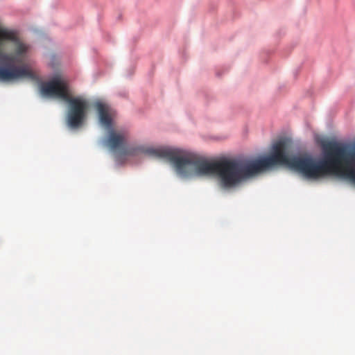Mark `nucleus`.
<instances>
[{
	"instance_id": "nucleus-3",
	"label": "nucleus",
	"mask_w": 355,
	"mask_h": 355,
	"mask_svg": "<svg viewBox=\"0 0 355 355\" xmlns=\"http://www.w3.org/2000/svg\"><path fill=\"white\" fill-rule=\"evenodd\" d=\"M40 92L43 96L56 97L68 103L67 122L73 129L78 128L84 123L87 114L88 101L81 97H73L67 80L60 76L43 83L40 86Z\"/></svg>"
},
{
	"instance_id": "nucleus-5",
	"label": "nucleus",
	"mask_w": 355,
	"mask_h": 355,
	"mask_svg": "<svg viewBox=\"0 0 355 355\" xmlns=\"http://www.w3.org/2000/svg\"><path fill=\"white\" fill-rule=\"evenodd\" d=\"M21 78L34 80L36 76L31 69L24 66L0 67V80L7 82Z\"/></svg>"
},
{
	"instance_id": "nucleus-2",
	"label": "nucleus",
	"mask_w": 355,
	"mask_h": 355,
	"mask_svg": "<svg viewBox=\"0 0 355 355\" xmlns=\"http://www.w3.org/2000/svg\"><path fill=\"white\" fill-rule=\"evenodd\" d=\"M159 158L168 160L177 173L182 177L216 175L220 186L224 189L236 187L244 181L241 159H223L214 162H208L191 154H184L181 150L162 148Z\"/></svg>"
},
{
	"instance_id": "nucleus-4",
	"label": "nucleus",
	"mask_w": 355,
	"mask_h": 355,
	"mask_svg": "<svg viewBox=\"0 0 355 355\" xmlns=\"http://www.w3.org/2000/svg\"><path fill=\"white\" fill-rule=\"evenodd\" d=\"M94 107L98 112L101 124L109 131L105 144L111 150L120 151L122 155L134 156L145 154L159 158V153L153 151L161 150L162 148H152L144 146H127V132L125 131H115L112 129V111L108 104L101 101H96L94 103Z\"/></svg>"
},
{
	"instance_id": "nucleus-1",
	"label": "nucleus",
	"mask_w": 355,
	"mask_h": 355,
	"mask_svg": "<svg viewBox=\"0 0 355 355\" xmlns=\"http://www.w3.org/2000/svg\"><path fill=\"white\" fill-rule=\"evenodd\" d=\"M324 157L318 161L311 156L288 155L287 144H273L269 156L250 161L241 159L244 180L277 165H287L307 179L318 180L329 175L349 179L355 184V146L348 149L334 141L322 144Z\"/></svg>"
}]
</instances>
